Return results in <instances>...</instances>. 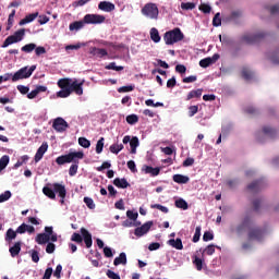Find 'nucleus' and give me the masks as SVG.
I'll return each mask as SVG.
<instances>
[{"label":"nucleus","mask_w":279,"mask_h":279,"mask_svg":"<svg viewBox=\"0 0 279 279\" xmlns=\"http://www.w3.org/2000/svg\"><path fill=\"white\" fill-rule=\"evenodd\" d=\"M57 85L61 88V90L57 93V97L61 99L71 97L72 93L78 96L84 95V81L80 82L77 78H60Z\"/></svg>","instance_id":"nucleus-1"},{"label":"nucleus","mask_w":279,"mask_h":279,"mask_svg":"<svg viewBox=\"0 0 279 279\" xmlns=\"http://www.w3.org/2000/svg\"><path fill=\"white\" fill-rule=\"evenodd\" d=\"M78 160H84V151H70L56 158V162L59 166L78 162Z\"/></svg>","instance_id":"nucleus-2"},{"label":"nucleus","mask_w":279,"mask_h":279,"mask_svg":"<svg viewBox=\"0 0 279 279\" xmlns=\"http://www.w3.org/2000/svg\"><path fill=\"white\" fill-rule=\"evenodd\" d=\"M71 241H74V243H85L87 250H90L93 247V234L86 228H81V234L80 233H73L71 236Z\"/></svg>","instance_id":"nucleus-3"},{"label":"nucleus","mask_w":279,"mask_h":279,"mask_svg":"<svg viewBox=\"0 0 279 279\" xmlns=\"http://www.w3.org/2000/svg\"><path fill=\"white\" fill-rule=\"evenodd\" d=\"M163 40L166 45H175L180 40H184V34L180 28H174L172 31L166 32L163 35Z\"/></svg>","instance_id":"nucleus-4"},{"label":"nucleus","mask_w":279,"mask_h":279,"mask_svg":"<svg viewBox=\"0 0 279 279\" xmlns=\"http://www.w3.org/2000/svg\"><path fill=\"white\" fill-rule=\"evenodd\" d=\"M267 34L263 32H258L255 34L247 33L242 36V43L246 45H258V43H263L265 40Z\"/></svg>","instance_id":"nucleus-5"},{"label":"nucleus","mask_w":279,"mask_h":279,"mask_svg":"<svg viewBox=\"0 0 279 279\" xmlns=\"http://www.w3.org/2000/svg\"><path fill=\"white\" fill-rule=\"evenodd\" d=\"M36 71V65H32L31 68L24 66L14 73L12 76V82H19V80H27L32 77L33 73Z\"/></svg>","instance_id":"nucleus-6"},{"label":"nucleus","mask_w":279,"mask_h":279,"mask_svg":"<svg viewBox=\"0 0 279 279\" xmlns=\"http://www.w3.org/2000/svg\"><path fill=\"white\" fill-rule=\"evenodd\" d=\"M23 38H25V28H21L13 35L7 37L2 44V48L5 49L7 47H10V45H16V43H21Z\"/></svg>","instance_id":"nucleus-7"},{"label":"nucleus","mask_w":279,"mask_h":279,"mask_svg":"<svg viewBox=\"0 0 279 279\" xmlns=\"http://www.w3.org/2000/svg\"><path fill=\"white\" fill-rule=\"evenodd\" d=\"M142 14L147 16V19H158V5L156 3H146L142 9Z\"/></svg>","instance_id":"nucleus-8"},{"label":"nucleus","mask_w":279,"mask_h":279,"mask_svg":"<svg viewBox=\"0 0 279 279\" xmlns=\"http://www.w3.org/2000/svg\"><path fill=\"white\" fill-rule=\"evenodd\" d=\"M83 20L87 25H99L106 21V16L99 14H86Z\"/></svg>","instance_id":"nucleus-9"},{"label":"nucleus","mask_w":279,"mask_h":279,"mask_svg":"<svg viewBox=\"0 0 279 279\" xmlns=\"http://www.w3.org/2000/svg\"><path fill=\"white\" fill-rule=\"evenodd\" d=\"M252 223H253L252 216L250 214H246L242 222L235 228V232L238 234H243V232H245V230H247V228H250Z\"/></svg>","instance_id":"nucleus-10"},{"label":"nucleus","mask_w":279,"mask_h":279,"mask_svg":"<svg viewBox=\"0 0 279 279\" xmlns=\"http://www.w3.org/2000/svg\"><path fill=\"white\" fill-rule=\"evenodd\" d=\"M263 189H265L264 179L255 180L247 185V191H250V193H259V191H263Z\"/></svg>","instance_id":"nucleus-11"},{"label":"nucleus","mask_w":279,"mask_h":279,"mask_svg":"<svg viewBox=\"0 0 279 279\" xmlns=\"http://www.w3.org/2000/svg\"><path fill=\"white\" fill-rule=\"evenodd\" d=\"M52 189L54 191V195L60 197L61 204H64V199H66V187L62 183H53Z\"/></svg>","instance_id":"nucleus-12"},{"label":"nucleus","mask_w":279,"mask_h":279,"mask_svg":"<svg viewBox=\"0 0 279 279\" xmlns=\"http://www.w3.org/2000/svg\"><path fill=\"white\" fill-rule=\"evenodd\" d=\"M52 128L56 132H66L69 123L63 118H57L53 120Z\"/></svg>","instance_id":"nucleus-13"},{"label":"nucleus","mask_w":279,"mask_h":279,"mask_svg":"<svg viewBox=\"0 0 279 279\" xmlns=\"http://www.w3.org/2000/svg\"><path fill=\"white\" fill-rule=\"evenodd\" d=\"M151 226H154V221H147L144 225H142L141 227H137L134 230L135 236H145V234H147V232H149V230H151Z\"/></svg>","instance_id":"nucleus-14"},{"label":"nucleus","mask_w":279,"mask_h":279,"mask_svg":"<svg viewBox=\"0 0 279 279\" xmlns=\"http://www.w3.org/2000/svg\"><path fill=\"white\" fill-rule=\"evenodd\" d=\"M263 234H265V231H263V229L254 228L250 230L248 239L250 241H263Z\"/></svg>","instance_id":"nucleus-15"},{"label":"nucleus","mask_w":279,"mask_h":279,"mask_svg":"<svg viewBox=\"0 0 279 279\" xmlns=\"http://www.w3.org/2000/svg\"><path fill=\"white\" fill-rule=\"evenodd\" d=\"M48 149H49V144H47V142H44L35 154V158H34L35 162H40V160H43V156L47 154Z\"/></svg>","instance_id":"nucleus-16"},{"label":"nucleus","mask_w":279,"mask_h":279,"mask_svg":"<svg viewBox=\"0 0 279 279\" xmlns=\"http://www.w3.org/2000/svg\"><path fill=\"white\" fill-rule=\"evenodd\" d=\"M89 53L96 58H106V56H108V50L104 48L92 47L89 48Z\"/></svg>","instance_id":"nucleus-17"},{"label":"nucleus","mask_w":279,"mask_h":279,"mask_svg":"<svg viewBox=\"0 0 279 279\" xmlns=\"http://www.w3.org/2000/svg\"><path fill=\"white\" fill-rule=\"evenodd\" d=\"M202 93H204L203 88L193 89L189 92L185 101H191V99H202Z\"/></svg>","instance_id":"nucleus-18"},{"label":"nucleus","mask_w":279,"mask_h":279,"mask_svg":"<svg viewBox=\"0 0 279 279\" xmlns=\"http://www.w3.org/2000/svg\"><path fill=\"white\" fill-rule=\"evenodd\" d=\"M98 9H100L102 12H114V3L110 1H101L98 4Z\"/></svg>","instance_id":"nucleus-19"},{"label":"nucleus","mask_w":279,"mask_h":279,"mask_svg":"<svg viewBox=\"0 0 279 279\" xmlns=\"http://www.w3.org/2000/svg\"><path fill=\"white\" fill-rule=\"evenodd\" d=\"M35 241H36V243H38V245H45V244L49 243L50 235L47 233H38Z\"/></svg>","instance_id":"nucleus-20"},{"label":"nucleus","mask_w":279,"mask_h":279,"mask_svg":"<svg viewBox=\"0 0 279 279\" xmlns=\"http://www.w3.org/2000/svg\"><path fill=\"white\" fill-rule=\"evenodd\" d=\"M38 19V12L31 13L26 15L24 19H22L19 23V25H27V23H32Z\"/></svg>","instance_id":"nucleus-21"},{"label":"nucleus","mask_w":279,"mask_h":279,"mask_svg":"<svg viewBox=\"0 0 279 279\" xmlns=\"http://www.w3.org/2000/svg\"><path fill=\"white\" fill-rule=\"evenodd\" d=\"M113 184L118 189H128V186H130V182H128V179H125V178H123V179L116 178L113 180Z\"/></svg>","instance_id":"nucleus-22"},{"label":"nucleus","mask_w":279,"mask_h":279,"mask_svg":"<svg viewBox=\"0 0 279 279\" xmlns=\"http://www.w3.org/2000/svg\"><path fill=\"white\" fill-rule=\"evenodd\" d=\"M172 180L177 184H189V180H191V179L184 174H174L172 177Z\"/></svg>","instance_id":"nucleus-23"},{"label":"nucleus","mask_w":279,"mask_h":279,"mask_svg":"<svg viewBox=\"0 0 279 279\" xmlns=\"http://www.w3.org/2000/svg\"><path fill=\"white\" fill-rule=\"evenodd\" d=\"M113 265L119 267V265H128V255L125 253H120L119 257H116Z\"/></svg>","instance_id":"nucleus-24"},{"label":"nucleus","mask_w":279,"mask_h":279,"mask_svg":"<svg viewBox=\"0 0 279 279\" xmlns=\"http://www.w3.org/2000/svg\"><path fill=\"white\" fill-rule=\"evenodd\" d=\"M84 25H86V22L83 21H76L69 25L70 32H78V29H83Z\"/></svg>","instance_id":"nucleus-25"},{"label":"nucleus","mask_w":279,"mask_h":279,"mask_svg":"<svg viewBox=\"0 0 279 279\" xmlns=\"http://www.w3.org/2000/svg\"><path fill=\"white\" fill-rule=\"evenodd\" d=\"M12 258H16L21 254V242H15L13 246L9 248Z\"/></svg>","instance_id":"nucleus-26"},{"label":"nucleus","mask_w":279,"mask_h":279,"mask_svg":"<svg viewBox=\"0 0 279 279\" xmlns=\"http://www.w3.org/2000/svg\"><path fill=\"white\" fill-rule=\"evenodd\" d=\"M145 173H148L153 178H156V175H160V168H154L151 166H144Z\"/></svg>","instance_id":"nucleus-27"},{"label":"nucleus","mask_w":279,"mask_h":279,"mask_svg":"<svg viewBox=\"0 0 279 279\" xmlns=\"http://www.w3.org/2000/svg\"><path fill=\"white\" fill-rule=\"evenodd\" d=\"M169 245L174 250H184V244H182V239L180 238L169 240Z\"/></svg>","instance_id":"nucleus-28"},{"label":"nucleus","mask_w":279,"mask_h":279,"mask_svg":"<svg viewBox=\"0 0 279 279\" xmlns=\"http://www.w3.org/2000/svg\"><path fill=\"white\" fill-rule=\"evenodd\" d=\"M43 193L44 195H46V197H49V199H56V192L53 190V187H49V186H45L43 189Z\"/></svg>","instance_id":"nucleus-29"},{"label":"nucleus","mask_w":279,"mask_h":279,"mask_svg":"<svg viewBox=\"0 0 279 279\" xmlns=\"http://www.w3.org/2000/svg\"><path fill=\"white\" fill-rule=\"evenodd\" d=\"M174 206L177 208H181L182 210H189V203L184 201L183 198H179L174 202Z\"/></svg>","instance_id":"nucleus-30"},{"label":"nucleus","mask_w":279,"mask_h":279,"mask_svg":"<svg viewBox=\"0 0 279 279\" xmlns=\"http://www.w3.org/2000/svg\"><path fill=\"white\" fill-rule=\"evenodd\" d=\"M150 39L153 40V43L160 41V33L158 32V29L156 27H153L150 29Z\"/></svg>","instance_id":"nucleus-31"},{"label":"nucleus","mask_w":279,"mask_h":279,"mask_svg":"<svg viewBox=\"0 0 279 279\" xmlns=\"http://www.w3.org/2000/svg\"><path fill=\"white\" fill-rule=\"evenodd\" d=\"M138 137L133 136L130 141L131 154H136V147H138Z\"/></svg>","instance_id":"nucleus-32"},{"label":"nucleus","mask_w":279,"mask_h":279,"mask_svg":"<svg viewBox=\"0 0 279 279\" xmlns=\"http://www.w3.org/2000/svg\"><path fill=\"white\" fill-rule=\"evenodd\" d=\"M263 132L264 134H266V136H269L270 138H274V136H276L277 134L276 129L270 126H264Z\"/></svg>","instance_id":"nucleus-33"},{"label":"nucleus","mask_w":279,"mask_h":279,"mask_svg":"<svg viewBox=\"0 0 279 279\" xmlns=\"http://www.w3.org/2000/svg\"><path fill=\"white\" fill-rule=\"evenodd\" d=\"M10 163V156L4 155L0 158V171H3L5 167Z\"/></svg>","instance_id":"nucleus-34"},{"label":"nucleus","mask_w":279,"mask_h":279,"mask_svg":"<svg viewBox=\"0 0 279 279\" xmlns=\"http://www.w3.org/2000/svg\"><path fill=\"white\" fill-rule=\"evenodd\" d=\"M193 264L195 265L197 271H202V269H204V260H202V258L194 256Z\"/></svg>","instance_id":"nucleus-35"},{"label":"nucleus","mask_w":279,"mask_h":279,"mask_svg":"<svg viewBox=\"0 0 279 279\" xmlns=\"http://www.w3.org/2000/svg\"><path fill=\"white\" fill-rule=\"evenodd\" d=\"M36 49V44H26L21 48L24 53H32Z\"/></svg>","instance_id":"nucleus-36"},{"label":"nucleus","mask_w":279,"mask_h":279,"mask_svg":"<svg viewBox=\"0 0 279 279\" xmlns=\"http://www.w3.org/2000/svg\"><path fill=\"white\" fill-rule=\"evenodd\" d=\"M105 69H107V71H123V66L117 65L116 62L109 63L108 65L105 66Z\"/></svg>","instance_id":"nucleus-37"},{"label":"nucleus","mask_w":279,"mask_h":279,"mask_svg":"<svg viewBox=\"0 0 279 279\" xmlns=\"http://www.w3.org/2000/svg\"><path fill=\"white\" fill-rule=\"evenodd\" d=\"M198 10L201 12H203V14H210V12H213V8L209 4H206V3H202L198 7Z\"/></svg>","instance_id":"nucleus-38"},{"label":"nucleus","mask_w":279,"mask_h":279,"mask_svg":"<svg viewBox=\"0 0 279 279\" xmlns=\"http://www.w3.org/2000/svg\"><path fill=\"white\" fill-rule=\"evenodd\" d=\"M84 204H86L87 208H89V210H95V201H93V198L85 196L83 199Z\"/></svg>","instance_id":"nucleus-39"},{"label":"nucleus","mask_w":279,"mask_h":279,"mask_svg":"<svg viewBox=\"0 0 279 279\" xmlns=\"http://www.w3.org/2000/svg\"><path fill=\"white\" fill-rule=\"evenodd\" d=\"M242 77L244 80H252V77H254V72L250 71L247 68H244L242 69Z\"/></svg>","instance_id":"nucleus-40"},{"label":"nucleus","mask_w":279,"mask_h":279,"mask_svg":"<svg viewBox=\"0 0 279 279\" xmlns=\"http://www.w3.org/2000/svg\"><path fill=\"white\" fill-rule=\"evenodd\" d=\"M17 232L14 231L13 229H8L7 235H5V241H14L16 239Z\"/></svg>","instance_id":"nucleus-41"},{"label":"nucleus","mask_w":279,"mask_h":279,"mask_svg":"<svg viewBox=\"0 0 279 279\" xmlns=\"http://www.w3.org/2000/svg\"><path fill=\"white\" fill-rule=\"evenodd\" d=\"M111 154H119V151H122L123 149V144H112L109 147Z\"/></svg>","instance_id":"nucleus-42"},{"label":"nucleus","mask_w":279,"mask_h":279,"mask_svg":"<svg viewBox=\"0 0 279 279\" xmlns=\"http://www.w3.org/2000/svg\"><path fill=\"white\" fill-rule=\"evenodd\" d=\"M78 145L84 147V149H88V147H90V142L86 137H78Z\"/></svg>","instance_id":"nucleus-43"},{"label":"nucleus","mask_w":279,"mask_h":279,"mask_svg":"<svg viewBox=\"0 0 279 279\" xmlns=\"http://www.w3.org/2000/svg\"><path fill=\"white\" fill-rule=\"evenodd\" d=\"M80 161L78 162H73L72 167H70L69 169V175H71V178H73V175L77 174V169H80Z\"/></svg>","instance_id":"nucleus-44"},{"label":"nucleus","mask_w":279,"mask_h":279,"mask_svg":"<svg viewBox=\"0 0 279 279\" xmlns=\"http://www.w3.org/2000/svg\"><path fill=\"white\" fill-rule=\"evenodd\" d=\"M14 16H16V11L13 10L10 15H9V19H8V27L7 29L10 31L12 28V25H14Z\"/></svg>","instance_id":"nucleus-45"},{"label":"nucleus","mask_w":279,"mask_h":279,"mask_svg":"<svg viewBox=\"0 0 279 279\" xmlns=\"http://www.w3.org/2000/svg\"><path fill=\"white\" fill-rule=\"evenodd\" d=\"M137 121H138V116L136 114H130L126 117V123H129V125H136Z\"/></svg>","instance_id":"nucleus-46"},{"label":"nucleus","mask_w":279,"mask_h":279,"mask_svg":"<svg viewBox=\"0 0 279 279\" xmlns=\"http://www.w3.org/2000/svg\"><path fill=\"white\" fill-rule=\"evenodd\" d=\"M210 64H213V60L210 59V57L199 61V66H202V69H208Z\"/></svg>","instance_id":"nucleus-47"},{"label":"nucleus","mask_w":279,"mask_h":279,"mask_svg":"<svg viewBox=\"0 0 279 279\" xmlns=\"http://www.w3.org/2000/svg\"><path fill=\"white\" fill-rule=\"evenodd\" d=\"M28 254H31L33 263H38L40 260V255H39L38 251L32 250L28 252Z\"/></svg>","instance_id":"nucleus-48"},{"label":"nucleus","mask_w":279,"mask_h":279,"mask_svg":"<svg viewBox=\"0 0 279 279\" xmlns=\"http://www.w3.org/2000/svg\"><path fill=\"white\" fill-rule=\"evenodd\" d=\"M12 197V192L5 191L4 193L0 194V204H3V202H8Z\"/></svg>","instance_id":"nucleus-49"},{"label":"nucleus","mask_w":279,"mask_h":279,"mask_svg":"<svg viewBox=\"0 0 279 279\" xmlns=\"http://www.w3.org/2000/svg\"><path fill=\"white\" fill-rule=\"evenodd\" d=\"M213 25L214 27H220L221 25V13H216L213 19Z\"/></svg>","instance_id":"nucleus-50"},{"label":"nucleus","mask_w":279,"mask_h":279,"mask_svg":"<svg viewBox=\"0 0 279 279\" xmlns=\"http://www.w3.org/2000/svg\"><path fill=\"white\" fill-rule=\"evenodd\" d=\"M202 236V227H196L195 233L193 235V243H197L199 241V238Z\"/></svg>","instance_id":"nucleus-51"},{"label":"nucleus","mask_w":279,"mask_h":279,"mask_svg":"<svg viewBox=\"0 0 279 279\" xmlns=\"http://www.w3.org/2000/svg\"><path fill=\"white\" fill-rule=\"evenodd\" d=\"M104 137H100L96 144V154H101L104 151Z\"/></svg>","instance_id":"nucleus-52"},{"label":"nucleus","mask_w":279,"mask_h":279,"mask_svg":"<svg viewBox=\"0 0 279 279\" xmlns=\"http://www.w3.org/2000/svg\"><path fill=\"white\" fill-rule=\"evenodd\" d=\"M189 110V117H195V114H197V112H199V106H190L187 108Z\"/></svg>","instance_id":"nucleus-53"},{"label":"nucleus","mask_w":279,"mask_h":279,"mask_svg":"<svg viewBox=\"0 0 279 279\" xmlns=\"http://www.w3.org/2000/svg\"><path fill=\"white\" fill-rule=\"evenodd\" d=\"M269 58L272 64H279V48Z\"/></svg>","instance_id":"nucleus-54"},{"label":"nucleus","mask_w":279,"mask_h":279,"mask_svg":"<svg viewBox=\"0 0 279 279\" xmlns=\"http://www.w3.org/2000/svg\"><path fill=\"white\" fill-rule=\"evenodd\" d=\"M203 254H207V256H213L215 254V244H209L206 246V248L203 251Z\"/></svg>","instance_id":"nucleus-55"},{"label":"nucleus","mask_w":279,"mask_h":279,"mask_svg":"<svg viewBox=\"0 0 279 279\" xmlns=\"http://www.w3.org/2000/svg\"><path fill=\"white\" fill-rule=\"evenodd\" d=\"M263 204V199L257 198L253 201V210L255 213H258V210H260V205Z\"/></svg>","instance_id":"nucleus-56"},{"label":"nucleus","mask_w":279,"mask_h":279,"mask_svg":"<svg viewBox=\"0 0 279 279\" xmlns=\"http://www.w3.org/2000/svg\"><path fill=\"white\" fill-rule=\"evenodd\" d=\"M181 8L183 10H195V3L194 2H182Z\"/></svg>","instance_id":"nucleus-57"},{"label":"nucleus","mask_w":279,"mask_h":279,"mask_svg":"<svg viewBox=\"0 0 279 279\" xmlns=\"http://www.w3.org/2000/svg\"><path fill=\"white\" fill-rule=\"evenodd\" d=\"M150 208H156L157 210H160L161 213H169V208L160 205V204H154V205H150Z\"/></svg>","instance_id":"nucleus-58"},{"label":"nucleus","mask_w":279,"mask_h":279,"mask_svg":"<svg viewBox=\"0 0 279 279\" xmlns=\"http://www.w3.org/2000/svg\"><path fill=\"white\" fill-rule=\"evenodd\" d=\"M106 276L109 278V279H121V276H119V274L108 269L107 272H106Z\"/></svg>","instance_id":"nucleus-59"},{"label":"nucleus","mask_w":279,"mask_h":279,"mask_svg":"<svg viewBox=\"0 0 279 279\" xmlns=\"http://www.w3.org/2000/svg\"><path fill=\"white\" fill-rule=\"evenodd\" d=\"M213 239H215V235L210 231H206L203 234V241H205V242L213 241Z\"/></svg>","instance_id":"nucleus-60"},{"label":"nucleus","mask_w":279,"mask_h":279,"mask_svg":"<svg viewBox=\"0 0 279 279\" xmlns=\"http://www.w3.org/2000/svg\"><path fill=\"white\" fill-rule=\"evenodd\" d=\"M134 90V86L128 85V86H122L118 89V93H132Z\"/></svg>","instance_id":"nucleus-61"},{"label":"nucleus","mask_w":279,"mask_h":279,"mask_svg":"<svg viewBox=\"0 0 279 279\" xmlns=\"http://www.w3.org/2000/svg\"><path fill=\"white\" fill-rule=\"evenodd\" d=\"M17 90L21 93V95H27L29 93V88L24 85H17Z\"/></svg>","instance_id":"nucleus-62"},{"label":"nucleus","mask_w":279,"mask_h":279,"mask_svg":"<svg viewBox=\"0 0 279 279\" xmlns=\"http://www.w3.org/2000/svg\"><path fill=\"white\" fill-rule=\"evenodd\" d=\"M52 275H53V268L49 267L45 270L43 279H51Z\"/></svg>","instance_id":"nucleus-63"},{"label":"nucleus","mask_w":279,"mask_h":279,"mask_svg":"<svg viewBox=\"0 0 279 279\" xmlns=\"http://www.w3.org/2000/svg\"><path fill=\"white\" fill-rule=\"evenodd\" d=\"M269 12L270 14H279V3L270 7Z\"/></svg>","instance_id":"nucleus-64"}]
</instances>
